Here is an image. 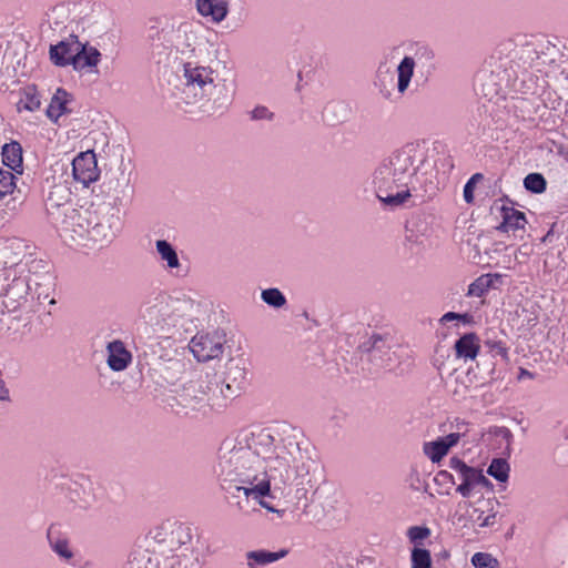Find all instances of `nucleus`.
<instances>
[{"label": "nucleus", "mask_w": 568, "mask_h": 568, "mask_svg": "<svg viewBox=\"0 0 568 568\" xmlns=\"http://www.w3.org/2000/svg\"><path fill=\"white\" fill-rule=\"evenodd\" d=\"M193 306L191 298L161 292L141 305L139 320L145 328L154 333L170 334L191 315Z\"/></svg>", "instance_id": "4"}, {"label": "nucleus", "mask_w": 568, "mask_h": 568, "mask_svg": "<svg viewBox=\"0 0 568 568\" xmlns=\"http://www.w3.org/2000/svg\"><path fill=\"white\" fill-rule=\"evenodd\" d=\"M261 297L270 306L280 308L285 305L286 300L278 288H267L262 291Z\"/></svg>", "instance_id": "40"}, {"label": "nucleus", "mask_w": 568, "mask_h": 568, "mask_svg": "<svg viewBox=\"0 0 568 568\" xmlns=\"http://www.w3.org/2000/svg\"><path fill=\"white\" fill-rule=\"evenodd\" d=\"M2 162L9 171L22 173V148L18 142L4 144L2 148Z\"/></svg>", "instance_id": "26"}, {"label": "nucleus", "mask_w": 568, "mask_h": 568, "mask_svg": "<svg viewBox=\"0 0 568 568\" xmlns=\"http://www.w3.org/2000/svg\"><path fill=\"white\" fill-rule=\"evenodd\" d=\"M436 479H444V480H449L453 485H456L457 481H456V478H455V475L454 474H450L446 470H442L437 474V477Z\"/></svg>", "instance_id": "51"}, {"label": "nucleus", "mask_w": 568, "mask_h": 568, "mask_svg": "<svg viewBox=\"0 0 568 568\" xmlns=\"http://www.w3.org/2000/svg\"><path fill=\"white\" fill-rule=\"evenodd\" d=\"M159 384L175 386L182 375V365L173 358L162 359L152 368Z\"/></svg>", "instance_id": "22"}, {"label": "nucleus", "mask_w": 568, "mask_h": 568, "mask_svg": "<svg viewBox=\"0 0 568 568\" xmlns=\"http://www.w3.org/2000/svg\"><path fill=\"white\" fill-rule=\"evenodd\" d=\"M287 555V550L282 549L280 551L268 550H252L245 554L246 567L257 568L258 566H265L284 558Z\"/></svg>", "instance_id": "23"}, {"label": "nucleus", "mask_w": 568, "mask_h": 568, "mask_svg": "<svg viewBox=\"0 0 568 568\" xmlns=\"http://www.w3.org/2000/svg\"><path fill=\"white\" fill-rule=\"evenodd\" d=\"M474 179H469L468 182L464 186V199L467 203H471L474 201Z\"/></svg>", "instance_id": "48"}, {"label": "nucleus", "mask_w": 568, "mask_h": 568, "mask_svg": "<svg viewBox=\"0 0 568 568\" xmlns=\"http://www.w3.org/2000/svg\"><path fill=\"white\" fill-rule=\"evenodd\" d=\"M430 536V529L428 527L412 526L407 530V537L410 542L419 544L422 540Z\"/></svg>", "instance_id": "44"}, {"label": "nucleus", "mask_w": 568, "mask_h": 568, "mask_svg": "<svg viewBox=\"0 0 568 568\" xmlns=\"http://www.w3.org/2000/svg\"><path fill=\"white\" fill-rule=\"evenodd\" d=\"M486 346L494 356H500L505 361H508V348L503 341L487 339Z\"/></svg>", "instance_id": "46"}, {"label": "nucleus", "mask_w": 568, "mask_h": 568, "mask_svg": "<svg viewBox=\"0 0 568 568\" xmlns=\"http://www.w3.org/2000/svg\"><path fill=\"white\" fill-rule=\"evenodd\" d=\"M120 230L118 217L99 215L90 227L89 242L87 250L102 247L112 242Z\"/></svg>", "instance_id": "13"}, {"label": "nucleus", "mask_w": 568, "mask_h": 568, "mask_svg": "<svg viewBox=\"0 0 568 568\" xmlns=\"http://www.w3.org/2000/svg\"><path fill=\"white\" fill-rule=\"evenodd\" d=\"M155 250L162 262L169 270H178L181 266L179 255L173 245L166 240H156Z\"/></svg>", "instance_id": "28"}, {"label": "nucleus", "mask_w": 568, "mask_h": 568, "mask_svg": "<svg viewBox=\"0 0 568 568\" xmlns=\"http://www.w3.org/2000/svg\"><path fill=\"white\" fill-rule=\"evenodd\" d=\"M483 175L480 173L474 174L470 179H474V184H476V181L480 180Z\"/></svg>", "instance_id": "55"}, {"label": "nucleus", "mask_w": 568, "mask_h": 568, "mask_svg": "<svg viewBox=\"0 0 568 568\" xmlns=\"http://www.w3.org/2000/svg\"><path fill=\"white\" fill-rule=\"evenodd\" d=\"M2 280H3V281H8V277L6 276V274H4V273L0 272V282H1Z\"/></svg>", "instance_id": "56"}, {"label": "nucleus", "mask_w": 568, "mask_h": 568, "mask_svg": "<svg viewBox=\"0 0 568 568\" xmlns=\"http://www.w3.org/2000/svg\"><path fill=\"white\" fill-rule=\"evenodd\" d=\"M79 54H77L73 61V70L77 72L98 74V64L101 60L100 51L88 44L79 43Z\"/></svg>", "instance_id": "21"}, {"label": "nucleus", "mask_w": 568, "mask_h": 568, "mask_svg": "<svg viewBox=\"0 0 568 568\" xmlns=\"http://www.w3.org/2000/svg\"><path fill=\"white\" fill-rule=\"evenodd\" d=\"M518 378H532V374L529 371L521 368Z\"/></svg>", "instance_id": "54"}, {"label": "nucleus", "mask_w": 568, "mask_h": 568, "mask_svg": "<svg viewBox=\"0 0 568 568\" xmlns=\"http://www.w3.org/2000/svg\"><path fill=\"white\" fill-rule=\"evenodd\" d=\"M163 568H202V561L187 555L173 556L164 560Z\"/></svg>", "instance_id": "34"}, {"label": "nucleus", "mask_w": 568, "mask_h": 568, "mask_svg": "<svg viewBox=\"0 0 568 568\" xmlns=\"http://www.w3.org/2000/svg\"><path fill=\"white\" fill-rule=\"evenodd\" d=\"M48 540L50 548L57 554L60 559L65 562H70L74 558V551L70 546V541L67 537L54 534L51 529L48 531Z\"/></svg>", "instance_id": "27"}, {"label": "nucleus", "mask_w": 568, "mask_h": 568, "mask_svg": "<svg viewBox=\"0 0 568 568\" xmlns=\"http://www.w3.org/2000/svg\"><path fill=\"white\" fill-rule=\"evenodd\" d=\"M0 400H9V389L6 387V383L0 378Z\"/></svg>", "instance_id": "53"}, {"label": "nucleus", "mask_w": 568, "mask_h": 568, "mask_svg": "<svg viewBox=\"0 0 568 568\" xmlns=\"http://www.w3.org/2000/svg\"><path fill=\"white\" fill-rule=\"evenodd\" d=\"M464 514L455 513V517L464 527L481 532L484 529L495 527L498 521L499 501L494 496L473 495L468 500L458 503Z\"/></svg>", "instance_id": "6"}, {"label": "nucleus", "mask_w": 568, "mask_h": 568, "mask_svg": "<svg viewBox=\"0 0 568 568\" xmlns=\"http://www.w3.org/2000/svg\"><path fill=\"white\" fill-rule=\"evenodd\" d=\"M470 373L456 374L454 381L448 383L452 393L456 396H464L470 387Z\"/></svg>", "instance_id": "36"}, {"label": "nucleus", "mask_w": 568, "mask_h": 568, "mask_svg": "<svg viewBox=\"0 0 568 568\" xmlns=\"http://www.w3.org/2000/svg\"><path fill=\"white\" fill-rule=\"evenodd\" d=\"M41 105V98L36 87L28 85L22 90L21 97L17 103L18 112H34Z\"/></svg>", "instance_id": "30"}, {"label": "nucleus", "mask_w": 568, "mask_h": 568, "mask_svg": "<svg viewBox=\"0 0 568 568\" xmlns=\"http://www.w3.org/2000/svg\"><path fill=\"white\" fill-rule=\"evenodd\" d=\"M369 344L374 357H376L377 353H382L385 347L388 349V352L390 351V345L388 343L387 337H384L378 334H374L371 336Z\"/></svg>", "instance_id": "45"}, {"label": "nucleus", "mask_w": 568, "mask_h": 568, "mask_svg": "<svg viewBox=\"0 0 568 568\" xmlns=\"http://www.w3.org/2000/svg\"><path fill=\"white\" fill-rule=\"evenodd\" d=\"M423 55H425L427 59L430 60L429 63L425 64V71H426V73H432L434 71V69H435L434 64L432 63L433 52L425 50Z\"/></svg>", "instance_id": "52"}, {"label": "nucleus", "mask_w": 568, "mask_h": 568, "mask_svg": "<svg viewBox=\"0 0 568 568\" xmlns=\"http://www.w3.org/2000/svg\"><path fill=\"white\" fill-rule=\"evenodd\" d=\"M416 61L413 57L406 55L397 65V92L399 95H404L409 88Z\"/></svg>", "instance_id": "24"}, {"label": "nucleus", "mask_w": 568, "mask_h": 568, "mask_svg": "<svg viewBox=\"0 0 568 568\" xmlns=\"http://www.w3.org/2000/svg\"><path fill=\"white\" fill-rule=\"evenodd\" d=\"M460 438V433H450L444 437L424 443L423 452L432 463H439L449 449L458 444Z\"/></svg>", "instance_id": "19"}, {"label": "nucleus", "mask_w": 568, "mask_h": 568, "mask_svg": "<svg viewBox=\"0 0 568 568\" xmlns=\"http://www.w3.org/2000/svg\"><path fill=\"white\" fill-rule=\"evenodd\" d=\"M155 538L170 548L179 549L192 541L193 528L185 523L168 520L160 525Z\"/></svg>", "instance_id": "14"}, {"label": "nucleus", "mask_w": 568, "mask_h": 568, "mask_svg": "<svg viewBox=\"0 0 568 568\" xmlns=\"http://www.w3.org/2000/svg\"><path fill=\"white\" fill-rule=\"evenodd\" d=\"M479 339L474 333L465 334L455 343L457 357L464 359H475L479 353Z\"/></svg>", "instance_id": "25"}, {"label": "nucleus", "mask_w": 568, "mask_h": 568, "mask_svg": "<svg viewBox=\"0 0 568 568\" xmlns=\"http://www.w3.org/2000/svg\"><path fill=\"white\" fill-rule=\"evenodd\" d=\"M195 10L200 17L212 24H221L230 14V0H195Z\"/></svg>", "instance_id": "16"}, {"label": "nucleus", "mask_w": 568, "mask_h": 568, "mask_svg": "<svg viewBox=\"0 0 568 568\" xmlns=\"http://www.w3.org/2000/svg\"><path fill=\"white\" fill-rule=\"evenodd\" d=\"M390 362H392V357H390V356H388V358H387V363H385V366H389V365H390Z\"/></svg>", "instance_id": "57"}, {"label": "nucleus", "mask_w": 568, "mask_h": 568, "mask_svg": "<svg viewBox=\"0 0 568 568\" xmlns=\"http://www.w3.org/2000/svg\"><path fill=\"white\" fill-rule=\"evenodd\" d=\"M529 246L524 244L515 252V260L518 261L519 263H523L529 256Z\"/></svg>", "instance_id": "49"}, {"label": "nucleus", "mask_w": 568, "mask_h": 568, "mask_svg": "<svg viewBox=\"0 0 568 568\" xmlns=\"http://www.w3.org/2000/svg\"><path fill=\"white\" fill-rule=\"evenodd\" d=\"M170 43L172 51L187 59L174 93L176 104L187 112L226 113L235 99L237 82L226 62L217 59L216 44L191 22L176 26Z\"/></svg>", "instance_id": "2"}, {"label": "nucleus", "mask_w": 568, "mask_h": 568, "mask_svg": "<svg viewBox=\"0 0 568 568\" xmlns=\"http://www.w3.org/2000/svg\"><path fill=\"white\" fill-rule=\"evenodd\" d=\"M97 220V212L91 210H70L59 224L60 235L71 245L87 248L90 227Z\"/></svg>", "instance_id": "7"}, {"label": "nucleus", "mask_w": 568, "mask_h": 568, "mask_svg": "<svg viewBox=\"0 0 568 568\" xmlns=\"http://www.w3.org/2000/svg\"><path fill=\"white\" fill-rule=\"evenodd\" d=\"M449 467L455 473L456 491L464 498L473 497V491L477 486L491 487L490 481L483 474V470L466 465L462 459L453 457L449 460Z\"/></svg>", "instance_id": "9"}, {"label": "nucleus", "mask_w": 568, "mask_h": 568, "mask_svg": "<svg viewBox=\"0 0 568 568\" xmlns=\"http://www.w3.org/2000/svg\"><path fill=\"white\" fill-rule=\"evenodd\" d=\"M467 317V315H462V314H458V313H454V312H448L446 314L443 315V317L440 318V322L445 323V322H450V321H454V320H465Z\"/></svg>", "instance_id": "50"}, {"label": "nucleus", "mask_w": 568, "mask_h": 568, "mask_svg": "<svg viewBox=\"0 0 568 568\" xmlns=\"http://www.w3.org/2000/svg\"><path fill=\"white\" fill-rule=\"evenodd\" d=\"M516 75L517 74L515 70H513V68L507 69L499 61H496L491 64L490 77L493 84L496 87L501 88L509 85L510 82L516 78Z\"/></svg>", "instance_id": "32"}, {"label": "nucleus", "mask_w": 568, "mask_h": 568, "mask_svg": "<svg viewBox=\"0 0 568 568\" xmlns=\"http://www.w3.org/2000/svg\"><path fill=\"white\" fill-rule=\"evenodd\" d=\"M487 473L495 479L504 483L508 479L509 465L505 459H494L488 467Z\"/></svg>", "instance_id": "39"}, {"label": "nucleus", "mask_w": 568, "mask_h": 568, "mask_svg": "<svg viewBox=\"0 0 568 568\" xmlns=\"http://www.w3.org/2000/svg\"><path fill=\"white\" fill-rule=\"evenodd\" d=\"M29 280L24 276L13 277L0 292V314L16 312L28 302Z\"/></svg>", "instance_id": "10"}, {"label": "nucleus", "mask_w": 568, "mask_h": 568, "mask_svg": "<svg viewBox=\"0 0 568 568\" xmlns=\"http://www.w3.org/2000/svg\"><path fill=\"white\" fill-rule=\"evenodd\" d=\"M28 254V245L19 237L0 239V262L17 265Z\"/></svg>", "instance_id": "20"}, {"label": "nucleus", "mask_w": 568, "mask_h": 568, "mask_svg": "<svg viewBox=\"0 0 568 568\" xmlns=\"http://www.w3.org/2000/svg\"><path fill=\"white\" fill-rule=\"evenodd\" d=\"M425 156L419 145L407 143L385 158L373 173L377 199L386 206L407 204L417 192Z\"/></svg>", "instance_id": "3"}, {"label": "nucleus", "mask_w": 568, "mask_h": 568, "mask_svg": "<svg viewBox=\"0 0 568 568\" xmlns=\"http://www.w3.org/2000/svg\"><path fill=\"white\" fill-rule=\"evenodd\" d=\"M518 65L532 70L541 78L556 79L565 62L558 48L544 37L532 36L516 52Z\"/></svg>", "instance_id": "5"}, {"label": "nucleus", "mask_w": 568, "mask_h": 568, "mask_svg": "<svg viewBox=\"0 0 568 568\" xmlns=\"http://www.w3.org/2000/svg\"><path fill=\"white\" fill-rule=\"evenodd\" d=\"M70 200V191L68 187L62 185H54L47 199L48 209H57Z\"/></svg>", "instance_id": "35"}, {"label": "nucleus", "mask_w": 568, "mask_h": 568, "mask_svg": "<svg viewBox=\"0 0 568 568\" xmlns=\"http://www.w3.org/2000/svg\"><path fill=\"white\" fill-rule=\"evenodd\" d=\"M247 374L246 362L242 358H230L225 363L224 376L221 382L220 393L224 398L237 397L244 386Z\"/></svg>", "instance_id": "12"}, {"label": "nucleus", "mask_w": 568, "mask_h": 568, "mask_svg": "<svg viewBox=\"0 0 568 568\" xmlns=\"http://www.w3.org/2000/svg\"><path fill=\"white\" fill-rule=\"evenodd\" d=\"M498 274H483L477 277L467 290V296L469 297H483L493 286L495 280H498Z\"/></svg>", "instance_id": "31"}, {"label": "nucleus", "mask_w": 568, "mask_h": 568, "mask_svg": "<svg viewBox=\"0 0 568 568\" xmlns=\"http://www.w3.org/2000/svg\"><path fill=\"white\" fill-rule=\"evenodd\" d=\"M273 113L263 105H257L251 111L252 120H272Z\"/></svg>", "instance_id": "47"}, {"label": "nucleus", "mask_w": 568, "mask_h": 568, "mask_svg": "<svg viewBox=\"0 0 568 568\" xmlns=\"http://www.w3.org/2000/svg\"><path fill=\"white\" fill-rule=\"evenodd\" d=\"M504 215H503V222L498 226V230L503 232H515L518 230H524L526 224V217L525 214L518 210L515 209H503Z\"/></svg>", "instance_id": "29"}, {"label": "nucleus", "mask_w": 568, "mask_h": 568, "mask_svg": "<svg viewBox=\"0 0 568 568\" xmlns=\"http://www.w3.org/2000/svg\"><path fill=\"white\" fill-rule=\"evenodd\" d=\"M68 97L69 95L64 90H57L47 109V114L50 119L58 120L59 116L67 110L65 104L68 102Z\"/></svg>", "instance_id": "33"}, {"label": "nucleus", "mask_w": 568, "mask_h": 568, "mask_svg": "<svg viewBox=\"0 0 568 568\" xmlns=\"http://www.w3.org/2000/svg\"><path fill=\"white\" fill-rule=\"evenodd\" d=\"M471 564L475 568H498L499 562L490 554L476 552L471 557Z\"/></svg>", "instance_id": "43"}, {"label": "nucleus", "mask_w": 568, "mask_h": 568, "mask_svg": "<svg viewBox=\"0 0 568 568\" xmlns=\"http://www.w3.org/2000/svg\"><path fill=\"white\" fill-rule=\"evenodd\" d=\"M172 406L180 407L185 413L201 412L210 407V395L201 381H191L181 389H173Z\"/></svg>", "instance_id": "8"}, {"label": "nucleus", "mask_w": 568, "mask_h": 568, "mask_svg": "<svg viewBox=\"0 0 568 568\" xmlns=\"http://www.w3.org/2000/svg\"><path fill=\"white\" fill-rule=\"evenodd\" d=\"M34 294L39 303L48 302L50 305L55 304L54 287L49 278H47L44 283L37 285Z\"/></svg>", "instance_id": "37"}, {"label": "nucleus", "mask_w": 568, "mask_h": 568, "mask_svg": "<svg viewBox=\"0 0 568 568\" xmlns=\"http://www.w3.org/2000/svg\"><path fill=\"white\" fill-rule=\"evenodd\" d=\"M16 189L14 175L12 171L0 170V199L11 194Z\"/></svg>", "instance_id": "41"}, {"label": "nucleus", "mask_w": 568, "mask_h": 568, "mask_svg": "<svg viewBox=\"0 0 568 568\" xmlns=\"http://www.w3.org/2000/svg\"><path fill=\"white\" fill-rule=\"evenodd\" d=\"M412 568H432V556L429 550L415 547L410 556Z\"/></svg>", "instance_id": "38"}, {"label": "nucleus", "mask_w": 568, "mask_h": 568, "mask_svg": "<svg viewBox=\"0 0 568 568\" xmlns=\"http://www.w3.org/2000/svg\"><path fill=\"white\" fill-rule=\"evenodd\" d=\"M225 339L217 332L197 333L192 337L189 349L199 362L217 358L223 353Z\"/></svg>", "instance_id": "11"}, {"label": "nucleus", "mask_w": 568, "mask_h": 568, "mask_svg": "<svg viewBox=\"0 0 568 568\" xmlns=\"http://www.w3.org/2000/svg\"><path fill=\"white\" fill-rule=\"evenodd\" d=\"M72 175L77 183L87 187L98 181L100 170L92 150L79 153L72 161Z\"/></svg>", "instance_id": "15"}, {"label": "nucleus", "mask_w": 568, "mask_h": 568, "mask_svg": "<svg viewBox=\"0 0 568 568\" xmlns=\"http://www.w3.org/2000/svg\"><path fill=\"white\" fill-rule=\"evenodd\" d=\"M79 43L80 41L78 38L71 36L70 38L51 45L49 50L50 60L58 67H73V61L77 54H79Z\"/></svg>", "instance_id": "17"}, {"label": "nucleus", "mask_w": 568, "mask_h": 568, "mask_svg": "<svg viewBox=\"0 0 568 568\" xmlns=\"http://www.w3.org/2000/svg\"><path fill=\"white\" fill-rule=\"evenodd\" d=\"M106 365L115 373L125 371L132 363V354L120 339L109 342L105 346Z\"/></svg>", "instance_id": "18"}, {"label": "nucleus", "mask_w": 568, "mask_h": 568, "mask_svg": "<svg viewBox=\"0 0 568 568\" xmlns=\"http://www.w3.org/2000/svg\"><path fill=\"white\" fill-rule=\"evenodd\" d=\"M214 474L224 490L242 493L271 513L283 514L268 501L284 507L306 503L323 480V467L314 457L303 433L281 428L275 436L255 435L253 446L224 443L217 453Z\"/></svg>", "instance_id": "1"}, {"label": "nucleus", "mask_w": 568, "mask_h": 568, "mask_svg": "<svg viewBox=\"0 0 568 568\" xmlns=\"http://www.w3.org/2000/svg\"><path fill=\"white\" fill-rule=\"evenodd\" d=\"M524 185L531 192L541 193L546 190V180L539 173H530L525 178Z\"/></svg>", "instance_id": "42"}]
</instances>
